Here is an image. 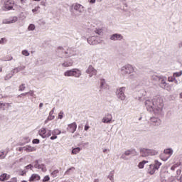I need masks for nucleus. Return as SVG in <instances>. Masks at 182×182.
I'll return each mask as SVG.
<instances>
[{
	"label": "nucleus",
	"mask_w": 182,
	"mask_h": 182,
	"mask_svg": "<svg viewBox=\"0 0 182 182\" xmlns=\"http://www.w3.org/2000/svg\"><path fill=\"white\" fill-rule=\"evenodd\" d=\"M154 113H161L164 103L163 99L161 98H154Z\"/></svg>",
	"instance_id": "f257e3e1"
},
{
	"label": "nucleus",
	"mask_w": 182,
	"mask_h": 182,
	"mask_svg": "<svg viewBox=\"0 0 182 182\" xmlns=\"http://www.w3.org/2000/svg\"><path fill=\"white\" fill-rule=\"evenodd\" d=\"M171 156H173V149H166L164 151V153L161 154V159L164 161H167Z\"/></svg>",
	"instance_id": "f03ea898"
},
{
	"label": "nucleus",
	"mask_w": 182,
	"mask_h": 182,
	"mask_svg": "<svg viewBox=\"0 0 182 182\" xmlns=\"http://www.w3.org/2000/svg\"><path fill=\"white\" fill-rule=\"evenodd\" d=\"M140 153L142 156V157H147L149 156H156L157 154V151L152 149H141L140 150Z\"/></svg>",
	"instance_id": "7ed1b4c3"
},
{
	"label": "nucleus",
	"mask_w": 182,
	"mask_h": 182,
	"mask_svg": "<svg viewBox=\"0 0 182 182\" xmlns=\"http://www.w3.org/2000/svg\"><path fill=\"white\" fill-rule=\"evenodd\" d=\"M121 72L122 75H130V73L134 72V68H133L132 65H127L122 68Z\"/></svg>",
	"instance_id": "20e7f679"
},
{
	"label": "nucleus",
	"mask_w": 182,
	"mask_h": 182,
	"mask_svg": "<svg viewBox=\"0 0 182 182\" xmlns=\"http://www.w3.org/2000/svg\"><path fill=\"white\" fill-rule=\"evenodd\" d=\"M39 136H41L43 139H46V137H50L52 136V131L46 130L45 128H41L38 131Z\"/></svg>",
	"instance_id": "39448f33"
},
{
	"label": "nucleus",
	"mask_w": 182,
	"mask_h": 182,
	"mask_svg": "<svg viewBox=\"0 0 182 182\" xmlns=\"http://www.w3.org/2000/svg\"><path fill=\"white\" fill-rule=\"evenodd\" d=\"M145 106L149 112H151V110H154V99L153 100H146L145 101Z\"/></svg>",
	"instance_id": "423d86ee"
},
{
	"label": "nucleus",
	"mask_w": 182,
	"mask_h": 182,
	"mask_svg": "<svg viewBox=\"0 0 182 182\" xmlns=\"http://www.w3.org/2000/svg\"><path fill=\"white\" fill-rule=\"evenodd\" d=\"M14 5H15L14 0H5L4 1V8L7 9V11H11V9L14 8Z\"/></svg>",
	"instance_id": "0eeeda50"
},
{
	"label": "nucleus",
	"mask_w": 182,
	"mask_h": 182,
	"mask_svg": "<svg viewBox=\"0 0 182 182\" xmlns=\"http://www.w3.org/2000/svg\"><path fill=\"white\" fill-rule=\"evenodd\" d=\"M126 90V87H121L117 91V97L119 99H121V100H124L126 99V96H124V90Z\"/></svg>",
	"instance_id": "6e6552de"
},
{
	"label": "nucleus",
	"mask_w": 182,
	"mask_h": 182,
	"mask_svg": "<svg viewBox=\"0 0 182 182\" xmlns=\"http://www.w3.org/2000/svg\"><path fill=\"white\" fill-rule=\"evenodd\" d=\"M87 73L90 75V77H92V76L97 75V70H96L93 66L90 65L87 70Z\"/></svg>",
	"instance_id": "1a4fd4ad"
},
{
	"label": "nucleus",
	"mask_w": 182,
	"mask_h": 182,
	"mask_svg": "<svg viewBox=\"0 0 182 182\" xmlns=\"http://www.w3.org/2000/svg\"><path fill=\"white\" fill-rule=\"evenodd\" d=\"M18 21V17L16 16H14V17H11L8 19H5L3 21V23H15V22H16Z\"/></svg>",
	"instance_id": "9d476101"
},
{
	"label": "nucleus",
	"mask_w": 182,
	"mask_h": 182,
	"mask_svg": "<svg viewBox=\"0 0 182 182\" xmlns=\"http://www.w3.org/2000/svg\"><path fill=\"white\" fill-rule=\"evenodd\" d=\"M39 180H41V176H39L38 173H33L29 178L28 181L30 182L39 181Z\"/></svg>",
	"instance_id": "9b49d317"
},
{
	"label": "nucleus",
	"mask_w": 182,
	"mask_h": 182,
	"mask_svg": "<svg viewBox=\"0 0 182 182\" xmlns=\"http://www.w3.org/2000/svg\"><path fill=\"white\" fill-rule=\"evenodd\" d=\"M77 128V125L75 124V122H73L68 125V130L70 132V133H75L76 132V129Z\"/></svg>",
	"instance_id": "f8f14e48"
},
{
	"label": "nucleus",
	"mask_w": 182,
	"mask_h": 182,
	"mask_svg": "<svg viewBox=\"0 0 182 182\" xmlns=\"http://www.w3.org/2000/svg\"><path fill=\"white\" fill-rule=\"evenodd\" d=\"M110 39L111 41H122V39H123V36L115 33L111 36Z\"/></svg>",
	"instance_id": "ddd939ff"
},
{
	"label": "nucleus",
	"mask_w": 182,
	"mask_h": 182,
	"mask_svg": "<svg viewBox=\"0 0 182 182\" xmlns=\"http://www.w3.org/2000/svg\"><path fill=\"white\" fill-rule=\"evenodd\" d=\"M11 178V175L3 173L0 175V181H6Z\"/></svg>",
	"instance_id": "4468645a"
},
{
	"label": "nucleus",
	"mask_w": 182,
	"mask_h": 182,
	"mask_svg": "<svg viewBox=\"0 0 182 182\" xmlns=\"http://www.w3.org/2000/svg\"><path fill=\"white\" fill-rule=\"evenodd\" d=\"M73 76L75 77H80L82 73L79 69L77 68H73Z\"/></svg>",
	"instance_id": "2eb2a0df"
},
{
	"label": "nucleus",
	"mask_w": 182,
	"mask_h": 182,
	"mask_svg": "<svg viewBox=\"0 0 182 182\" xmlns=\"http://www.w3.org/2000/svg\"><path fill=\"white\" fill-rule=\"evenodd\" d=\"M112 114H108L107 115V117H104L103 119H102V122L103 123H110V122H112Z\"/></svg>",
	"instance_id": "dca6fc26"
},
{
	"label": "nucleus",
	"mask_w": 182,
	"mask_h": 182,
	"mask_svg": "<svg viewBox=\"0 0 182 182\" xmlns=\"http://www.w3.org/2000/svg\"><path fill=\"white\" fill-rule=\"evenodd\" d=\"M23 150L25 151L31 152V151H36V148L33 147L31 146H26L23 147Z\"/></svg>",
	"instance_id": "f3484780"
},
{
	"label": "nucleus",
	"mask_w": 182,
	"mask_h": 182,
	"mask_svg": "<svg viewBox=\"0 0 182 182\" xmlns=\"http://www.w3.org/2000/svg\"><path fill=\"white\" fill-rule=\"evenodd\" d=\"M74 9H75V11H78V12H83V6L79 4H76L74 6Z\"/></svg>",
	"instance_id": "a211bd4d"
},
{
	"label": "nucleus",
	"mask_w": 182,
	"mask_h": 182,
	"mask_svg": "<svg viewBox=\"0 0 182 182\" xmlns=\"http://www.w3.org/2000/svg\"><path fill=\"white\" fill-rule=\"evenodd\" d=\"M57 53H61V55H68L69 53L68 51H65L62 47H58L57 49Z\"/></svg>",
	"instance_id": "6ab92c4d"
},
{
	"label": "nucleus",
	"mask_w": 182,
	"mask_h": 182,
	"mask_svg": "<svg viewBox=\"0 0 182 182\" xmlns=\"http://www.w3.org/2000/svg\"><path fill=\"white\" fill-rule=\"evenodd\" d=\"M151 122H152V123H157L156 126H159V124H161V120L159 118L151 117Z\"/></svg>",
	"instance_id": "aec40b11"
},
{
	"label": "nucleus",
	"mask_w": 182,
	"mask_h": 182,
	"mask_svg": "<svg viewBox=\"0 0 182 182\" xmlns=\"http://www.w3.org/2000/svg\"><path fill=\"white\" fill-rule=\"evenodd\" d=\"M160 166H161V163L159 162V161H155V164H151V168L159 170V168H160Z\"/></svg>",
	"instance_id": "412c9836"
},
{
	"label": "nucleus",
	"mask_w": 182,
	"mask_h": 182,
	"mask_svg": "<svg viewBox=\"0 0 182 182\" xmlns=\"http://www.w3.org/2000/svg\"><path fill=\"white\" fill-rule=\"evenodd\" d=\"M64 76H67V77L73 76V69L65 71L64 73Z\"/></svg>",
	"instance_id": "4be33fe9"
},
{
	"label": "nucleus",
	"mask_w": 182,
	"mask_h": 182,
	"mask_svg": "<svg viewBox=\"0 0 182 182\" xmlns=\"http://www.w3.org/2000/svg\"><path fill=\"white\" fill-rule=\"evenodd\" d=\"M58 174H59V171L58 169H55L50 173V176L51 177H53V178H55V177H58Z\"/></svg>",
	"instance_id": "5701e85b"
},
{
	"label": "nucleus",
	"mask_w": 182,
	"mask_h": 182,
	"mask_svg": "<svg viewBox=\"0 0 182 182\" xmlns=\"http://www.w3.org/2000/svg\"><path fill=\"white\" fill-rule=\"evenodd\" d=\"M181 163L180 162H176L171 167V170L172 171H174V170H176V168H177V167H178L179 166H181Z\"/></svg>",
	"instance_id": "b1692460"
},
{
	"label": "nucleus",
	"mask_w": 182,
	"mask_h": 182,
	"mask_svg": "<svg viewBox=\"0 0 182 182\" xmlns=\"http://www.w3.org/2000/svg\"><path fill=\"white\" fill-rule=\"evenodd\" d=\"M80 150H82L80 147L74 148L72 150V154H77L78 153L80 152Z\"/></svg>",
	"instance_id": "393cba45"
},
{
	"label": "nucleus",
	"mask_w": 182,
	"mask_h": 182,
	"mask_svg": "<svg viewBox=\"0 0 182 182\" xmlns=\"http://www.w3.org/2000/svg\"><path fill=\"white\" fill-rule=\"evenodd\" d=\"M157 169L155 168H151V164L149 166V168L148 169V172L149 173V174H154V173H156V171Z\"/></svg>",
	"instance_id": "a878e982"
},
{
	"label": "nucleus",
	"mask_w": 182,
	"mask_h": 182,
	"mask_svg": "<svg viewBox=\"0 0 182 182\" xmlns=\"http://www.w3.org/2000/svg\"><path fill=\"white\" fill-rule=\"evenodd\" d=\"M73 63L72 62H65L62 64V66L64 68H69L70 66H73Z\"/></svg>",
	"instance_id": "bb28decb"
},
{
	"label": "nucleus",
	"mask_w": 182,
	"mask_h": 182,
	"mask_svg": "<svg viewBox=\"0 0 182 182\" xmlns=\"http://www.w3.org/2000/svg\"><path fill=\"white\" fill-rule=\"evenodd\" d=\"M146 163H149L147 161H142L141 162H139L138 167L139 168H144V164Z\"/></svg>",
	"instance_id": "cd10ccee"
},
{
	"label": "nucleus",
	"mask_w": 182,
	"mask_h": 182,
	"mask_svg": "<svg viewBox=\"0 0 182 182\" xmlns=\"http://www.w3.org/2000/svg\"><path fill=\"white\" fill-rule=\"evenodd\" d=\"M62 133L59 129H54L52 132L53 136H58Z\"/></svg>",
	"instance_id": "c85d7f7f"
},
{
	"label": "nucleus",
	"mask_w": 182,
	"mask_h": 182,
	"mask_svg": "<svg viewBox=\"0 0 182 182\" xmlns=\"http://www.w3.org/2000/svg\"><path fill=\"white\" fill-rule=\"evenodd\" d=\"M134 150H128V151H126L125 152H124V155L125 156H130V154H134Z\"/></svg>",
	"instance_id": "c756f323"
},
{
	"label": "nucleus",
	"mask_w": 182,
	"mask_h": 182,
	"mask_svg": "<svg viewBox=\"0 0 182 182\" xmlns=\"http://www.w3.org/2000/svg\"><path fill=\"white\" fill-rule=\"evenodd\" d=\"M38 168L42 170V171L43 172L46 171V166L43 164H40V166H38Z\"/></svg>",
	"instance_id": "7c9ffc66"
},
{
	"label": "nucleus",
	"mask_w": 182,
	"mask_h": 182,
	"mask_svg": "<svg viewBox=\"0 0 182 182\" xmlns=\"http://www.w3.org/2000/svg\"><path fill=\"white\" fill-rule=\"evenodd\" d=\"M87 42L90 43V45H95V43H96V41H93V38L92 37L87 39Z\"/></svg>",
	"instance_id": "2f4dec72"
},
{
	"label": "nucleus",
	"mask_w": 182,
	"mask_h": 182,
	"mask_svg": "<svg viewBox=\"0 0 182 182\" xmlns=\"http://www.w3.org/2000/svg\"><path fill=\"white\" fill-rule=\"evenodd\" d=\"M182 75V71L173 73V77H180Z\"/></svg>",
	"instance_id": "473e14b6"
},
{
	"label": "nucleus",
	"mask_w": 182,
	"mask_h": 182,
	"mask_svg": "<svg viewBox=\"0 0 182 182\" xmlns=\"http://www.w3.org/2000/svg\"><path fill=\"white\" fill-rule=\"evenodd\" d=\"M95 33H97V35H102V33H103V30L100 28H97L95 30Z\"/></svg>",
	"instance_id": "72a5a7b5"
},
{
	"label": "nucleus",
	"mask_w": 182,
	"mask_h": 182,
	"mask_svg": "<svg viewBox=\"0 0 182 182\" xmlns=\"http://www.w3.org/2000/svg\"><path fill=\"white\" fill-rule=\"evenodd\" d=\"M18 90H19L20 92H23V90H25V84H21V85L19 86Z\"/></svg>",
	"instance_id": "f704fd0d"
},
{
	"label": "nucleus",
	"mask_w": 182,
	"mask_h": 182,
	"mask_svg": "<svg viewBox=\"0 0 182 182\" xmlns=\"http://www.w3.org/2000/svg\"><path fill=\"white\" fill-rule=\"evenodd\" d=\"M5 106H9V104L0 103V109L5 110Z\"/></svg>",
	"instance_id": "c9c22d12"
},
{
	"label": "nucleus",
	"mask_w": 182,
	"mask_h": 182,
	"mask_svg": "<svg viewBox=\"0 0 182 182\" xmlns=\"http://www.w3.org/2000/svg\"><path fill=\"white\" fill-rule=\"evenodd\" d=\"M28 31H35V25L30 24L28 26Z\"/></svg>",
	"instance_id": "e433bc0d"
},
{
	"label": "nucleus",
	"mask_w": 182,
	"mask_h": 182,
	"mask_svg": "<svg viewBox=\"0 0 182 182\" xmlns=\"http://www.w3.org/2000/svg\"><path fill=\"white\" fill-rule=\"evenodd\" d=\"M41 141H39L38 139H34L33 141H32V143L33 144H39Z\"/></svg>",
	"instance_id": "4c0bfd02"
},
{
	"label": "nucleus",
	"mask_w": 182,
	"mask_h": 182,
	"mask_svg": "<svg viewBox=\"0 0 182 182\" xmlns=\"http://www.w3.org/2000/svg\"><path fill=\"white\" fill-rule=\"evenodd\" d=\"M49 180H50V177H49V176H46L43 179V182H47L49 181Z\"/></svg>",
	"instance_id": "58836bf2"
},
{
	"label": "nucleus",
	"mask_w": 182,
	"mask_h": 182,
	"mask_svg": "<svg viewBox=\"0 0 182 182\" xmlns=\"http://www.w3.org/2000/svg\"><path fill=\"white\" fill-rule=\"evenodd\" d=\"M22 55H23L24 56H29V52H28V50H23L22 51Z\"/></svg>",
	"instance_id": "ea45409f"
},
{
	"label": "nucleus",
	"mask_w": 182,
	"mask_h": 182,
	"mask_svg": "<svg viewBox=\"0 0 182 182\" xmlns=\"http://www.w3.org/2000/svg\"><path fill=\"white\" fill-rule=\"evenodd\" d=\"M6 156V155L5 154V153L4 151L0 152V159H5Z\"/></svg>",
	"instance_id": "a19ab883"
},
{
	"label": "nucleus",
	"mask_w": 182,
	"mask_h": 182,
	"mask_svg": "<svg viewBox=\"0 0 182 182\" xmlns=\"http://www.w3.org/2000/svg\"><path fill=\"white\" fill-rule=\"evenodd\" d=\"M39 166H41V164H39V162H38V161H36L34 164L35 168H39Z\"/></svg>",
	"instance_id": "79ce46f5"
},
{
	"label": "nucleus",
	"mask_w": 182,
	"mask_h": 182,
	"mask_svg": "<svg viewBox=\"0 0 182 182\" xmlns=\"http://www.w3.org/2000/svg\"><path fill=\"white\" fill-rule=\"evenodd\" d=\"M6 42V38H2L0 39V43L1 44L5 43Z\"/></svg>",
	"instance_id": "37998d69"
},
{
	"label": "nucleus",
	"mask_w": 182,
	"mask_h": 182,
	"mask_svg": "<svg viewBox=\"0 0 182 182\" xmlns=\"http://www.w3.org/2000/svg\"><path fill=\"white\" fill-rule=\"evenodd\" d=\"M40 8L41 7H39V6L36 7L35 9H33L32 10V12H33V14H35V12H38V11H39Z\"/></svg>",
	"instance_id": "c03bdc74"
},
{
	"label": "nucleus",
	"mask_w": 182,
	"mask_h": 182,
	"mask_svg": "<svg viewBox=\"0 0 182 182\" xmlns=\"http://www.w3.org/2000/svg\"><path fill=\"white\" fill-rule=\"evenodd\" d=\"M26 168L27 170H29V168H30V170H32V168H33V166H32L31 164H29V165L26 166Z\"/></svg>",
	"instance_id": "a18cd8bd"
},
{
	"label": "nucleus",
	"mask_w": 182,
	"mask_h": 182,
	"mask_svg": "<svg viewBox=\"0 0 182 182\" xmlns=\"http://www.w3.org/2000/svg\"><path fill=\"white\" fill-rule=\"evenodd\" d=\"M174 79H176V77H169L168 78V82H173Z\"/></svg>",
	"instance_id": "49530a36"
},
{
	"label": "nucleus",
	"mask_w": 182,
	"mask_h": 182,
	"mask_svg": "<svg viewBox=\"0 0 182 182\" xmlns=\"http://www.w3.org/2000/svg\"><path fill=\"white\" fill-rule=\"evenodd\" d=\"M58 119H63V112H60L58 114Z\"/></svg>",
	"instance_id": "de8ad7c7"
},
{
	"label": "nucleus",
	"mask_w": 182,
	"mask_h": 182,
	"mask_svg": "<svg viewBox=\"0 0 182 182\" xmlns=\"http://www.w3.org/2000/svg\"><path fill=\"white\" fill-rule=\"evenodd\" d=\"M8 182H18V179L16 178H13L11 179L10 181Z\"/></svg>",
	"instance_id": "09e8293b"
},
{
	"label": "nucleus",
	"mask_w": 182,
	"mask_h": 182,
	"mask_svg": "<svg viewBox=\"0 0 182 182\" xmlns=\"http://www.w3.org/2000/svg\"><path fill=\"white\" fill-rule=\"evenodd\" d=\"M58 139V136L56 135H53L51 137H50V140H55Z\"/></svg>",
	"instance_id": "8fccbe9b"
},
{
	"label": "nucleus",
	"mask_w": 182,
	"mask_h": 182,
	"mask_svg": "<svg viewBox=\"0 0 182 182\" xmlns=\"http://www.w3.org/2000/svg\"><path fill=\"white\" fill-rule=\"evenodd\" d=\"M89 129H90V127H89V125H85V132H87L89 130Z\"/></svg>",
	"instance_id": "3c124183"
},
{
	"label": "nucleus",
	"mask_w": 182,
	"mask_h": 182,
	"mask_svg": "<svg viewBox=\"0 0 182 182\" xmlns=\"http://www.w3.org/2000/svg\"><path fill=\"white\" fill-rule=\"evenodd\" d=\"M105 80H101V82H100L101 87H103V85H105Z\"/></svg>",
	"instance_id": "603ef678"
},
{
	"label": "nucleus",
	"mask_w": 182,
	"mask_h": 182,
	"mask_svg": "<svg viewBox=\"0 0 182 182\" xmlns=\"http://www.w3.org/2000/svg\"><path fill=\"white\" fill-rule=\"evenodd\" d=\"M28 95H30V96H33V90H30V91L28 92Z\"/></svg>",
	"instance_id": "864d4df0"
},
{
	"label": "nucleus",
	"mask_w": 182,
	"mask_h": 182,
	"mask_svg": "<svg viewBox=\"0 0 182 182\" xmlns=\"http://www.w3.org/2000/svg\"><path fill=\"white\" fill-rule=\"evenodd\" d=\"M42 107H43V103H40L39 108L42 109Z\"/></svg>",
	"instance_id": "5fc2aeb1"
},
{
	"label": "nucleus",
	"mask_w": 182,
	"mask_h": 182,
	"mask_svg": "<svg viewBox=\"0 0 182 182\" xmlns=\"http://www.w3.org/2000/svg\"><path fill=\"white\" fill-rule=\"evenodd\" d=\"M48 119V120H53V117L49 116Z\"/></svg>",
	"instance_id": "6e6d98bb"
},
{
	"label": "nucleus",
	"mask_w": 182,
	"mask_h": 182,
	"mask_svg": "<svg viewBox=\"0 0 182 182\" xmlns=\"http://www.w3.org/2000/svg\"><path fill=\"white\" fill-rule=\"evenodd\" d=\"M90 4H95V2H96V0H90Z\"/></svg>",
	"instance_id": "4d7b16f0"
},
{
	"label": "nucleus",
	"mask_w": 182,
	"mask_h": 182,
	"mask_svg": "<svg viewBox=\"0 0 182 182\" xmlns=\"http://www.w3.org/2000/svg\"><path fill=\"white\" fill-rule=\"evenodd\" d=\"M26 95H28V92L22 93L21 96H26Z\"/></svg>",
	"instance_id": "13d9d810"
},
{
	"label": "nucleus",
	"mask_w": 182,
	"mask_h": 182,
	"mask_svg": "<svg viewBox=\"0 0 182 182\" xmlns=\"http://www.w3.org/2000/svg\"><path fill=\"white\" fill-rule=\"evenodd\" d=\"M178 158L177 156H176L174 159H173V161H176V160H178Z\"/></svg>",
	"instance_id": "bf43d9fd"
},
{
	"label": "nucleus",
	"mask_w": 182,
	"mask_h": 182,
	"mask_svg": "<svg viewBox=\"0 0 182 182\" xmlns=\"http://www.w3.org/2000/svg\"><path fill=\"white\" fill-rule=\"evenodd\" d=\"M26 1V0H21V2L22 4H23V3H25Z\"/></svg>",
	"instance_id": "052dcab7"
},
{
	"label": "nucleus",
	"mask_w": 182,
	"mask_h": 182,
	"mask_svg": "<svg viewBox=\"0 0 182 182\" xmlns=\"http://www.w3.org/2000/svg\"><path fill=\"white\" fill-rule=\"evenodd\" d=\"M180 97L182 99V92L180 94Z\"/></svg>",
	"instance_id": "680f3d73"
},
{
	"label": "nucleus",
	"mask_w": 182,
	"mask_h": 182,
	"mask_svg": "<svg viewBox=\"0 0 182 182\" xmlns=\"http://www.w3.org/2000/svg\"><path fill=\"white\" fill-rule=\"evenodd\" d=\"M33 1H37V2H39V1H41V0H33Z\"/></svg>",
	"instance_id": "e2e57ef3"
},
{
	"label": "nucleus",
	"mask_w": 182,
	"mask_h": 182,
	"mask_svg": "<svg viewBox=\"0 0 182 182\" xmlns=\"http://www.w3.org/2000/svg\"><path fill=\"white\" fill-rule=\"evenodd\" d=\"M0 72H2V68H0Z\"/></svg>",
	"instance_id": "0e129e2a"
},
{
	"label": "nucleus",
	"mask_w": 182,
	"mask_h": 182,
	"mask_svg": "<svg viewBox=\"0 0 182 182\" xmlns=\"http://www.w3.org/2000/svg\"><path fill=\"white\" fill-rule=\"evenodd\" d=\"M68 51H70V48L68 49Z\"/></svg>",
	"instance_id": "69168bd1"
}]
</instances>
